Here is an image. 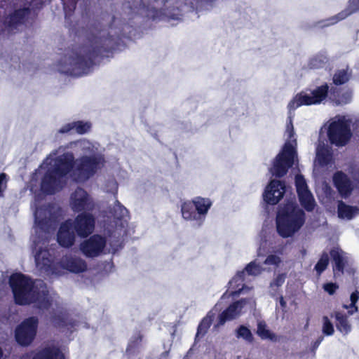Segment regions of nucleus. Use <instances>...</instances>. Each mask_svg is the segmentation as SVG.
I'll list each match as a JSON object with an SVG mask.
<instances>
[{
  "label": "nucleus",
  "mask_w": 359,
  "mask_h": 359,
  "mask_svg": "<svg viewBox=\"0 0 359 359\" xmlns=\"http://www.w3.org/2000/svg\"><path fill=\"white\" fill-rule=\"evenodd\" d=\"M323 332L327 336H331L334 334V330L332 322L330 320L327 316H323Z\"/></svg>",
  "instance_id": "obj_41"
},
{
  "label": "nucleus",
  "mask_w": 359,
  "mask_h": 359,
  "mask_svg": "<svg viewBox=\"0 0 359 359\" xmlns=\"http://www.w3.org/2000/svg\"><path fill=\"white\" fill-rule=\"evenodd\" d=\"M334 185L342 198H346L353 191V185L349 177L342 171H337L333 176Z\"/></svg>",
  "instance_id": "obj_17"
},
{
  "label": "nucleus",
  "mask_w": 359,
  "mask_h": 359,
  "mask_svg": "<svg viewBox=\"0 0 359 359\" xmlns=\"http://www.w3.org/2000/svg\"><path fill=\"white\" fill-rule=\"evenodd\" d=\"M339 287V286L336 283H327L324 284L323 289L329 294H333L335 293L337 289Z\"/></svg>",
  "instance_id": "obj_46"
},
{
  "label": "nucleus",
  "mask_w": 359,
  "mask_h": 359,
  "mask_svg": "<svg viewBox=\"0 0 359 359\" xmlns=\"http://www.w3.org/2000/svg\"><path fill=\"white\" fill-rule=\"evenodd\" d=\"M351 121L344 116H339L329 126L327 137L331 144L337 147L345 146L351 140L352 132Z\"/></svg>",
  "instance_id": "obj_7"
},
{
  "label": "nucleus",
  "mask_w": 359,
  "mask_h": 359,
  "mask_svg": "<svg viewBox=\"0 0 359 359\" xmlns=\"http://www.w3.org/2000/svg\"><path fill=\"white\" fill-rule=\"evenodd\" d=\"M75 234L72 219H68L61 223L57 233V241L61 247L71 248L75 243Z\"/></svg>",
  "instance_id": "obj_14"
},
{
  "label": "nucleus",
  "mask_w": 359,
  "mask_h": 359,
  "mask_svg": "<svg viewBox=\"0 0 359 359\" xmlns=\"http://www.w3.org/2000/svg\"><path fill=\"white\" fill-rule=\"evenodd\" d=\"M297 156L295 148L290 142H286L280 152L274 159L271 172L276 177H282L288 172L289 168L292 167L294 158Z\"/></svg>",
  "instance_id": "obj_8"
},
{
  "label": "nucleus",
  "mask_w": 359,
  "mask_h": 359,
  "mask_svg": "<svg viewBox=\"0 0 359 359\" xmlns=\"http://www.w3.org/2000/svg\"><path fill=\"white\" fill-rule=\"evenodd\" d=\"M33 358L36 359H65V355L58 347L48 346L43 348Z\"/></svg>",
  "instance_id": "obj_26"
},
{
  "label": "nucleus",
  "mask_w": 359,
  "mask_h": 359,
  "mask_svg": "<svg viewBox=\"0 0 359 359\" xmlns=\"http://www.w3.org/2000/svg\"><path fill=\"white\" fill-rule=\"evenodd\" d=\"M214 318V314L209 312L199 323L196 337L204 336L210 328Z\"/></svg>",
  "instance_id": "obj_34"
},
{
  "label": "nucleus",
  "mask_w": 359,
  "mask_h": 359,
  "mask_svg": "<svg viewBox=\"0 0 359 359\" xmlns=\"http://www.w3.org/2000/svg\"><path fill=\"white\" fill-rule=\"evenodd\" d=\"M75 159L73 154L65 153L55 158L53 165L47 170L41 181V190L46 195H53L65 185V178L72 173Z\"/></svg>",
  "instance_id": "obj_3"
},
{
  "label": "nucleus",
  "mask_w": 359,
  "mask_h": 359,
  "mask_svg": "<svg viewBox=\"0 0 359 359\" xmlns=\"http://www.w3.org/2000/svg\"><path fill=\"white\" fill-rule=\"evenodd\" d=\"M358 299H359V291L358 290H355L351 294L350 301L353 304H357Z\"/></svg>",
  "instance_id": "obj_50"
},
{
  "label": "nucleus",
  "mask_w": 359,
  "mask_h": 359,
  "mask_svg": "<svg viewBox=\"0 0 359 359\" xmlns=\"http://www.w3.org/2000/svg\"><path fill=\"white\" fill-rule=\"evenodd\" d=\"M316 104L312 95H309L304 92L302 91L297 93L292 100L290 101L287 104V108L290 111H294L298 107L305 105L310 106Z\"/></svg>",
  "instance_id": "obj_23"
},
{
  "label": "nucleus",
  "mask_w": 359,
  "mask_h": 359,
  "mask_svg": "<svg viewBox=\"0 0 359 359\" xmlns=\"http://www.w3.org/2000/svg\"><path fill=\"white\" fill-rule=\"evenodd\" d=\"M323 337H319L313 344V349H316L318 346L320 345V344L321 343V341H323Z\"/></svg>",
  "instance_id": "obj_52"
},
{
  "label": "nucleus",
  "mask_w": 359,
  "mask_h": 359,
  "mask_svg": "<svg viewBox=\"0 0 359 359\" xmlns=\"http://www.w3.org/2000/svg\"><path fill=\"white\" fill-rule=\"evenodd\" d=\"M116 46L115 37L100 22H95L89 27L86 43L79 46L69 57L70 68L67 74L75 76L87 74L97 61L111 56Z\"/></svg>",
  "instance_id": "obj_1"
},
{
  "label": "nucleus",
  "mask_w": 359,
  "mask_h": 359,
  "mask_svg": "<svg viewBox=\"0 0 359 359\" xmlns=\"http://www.w3.org/2000/svg\"><path fill=\"white\" fill-rule=\"evenodd\" d=\"M36 222L38 224L39 226H43L45 224L47 223V221L46 219H38L37 217H36Z\"/></svg>",
  "instance_id": "obj_53"
},
{
  "label": "nucleus",
  "mask_w": 359,
  "mask_h": 359,
  "mask_svg": "<svg viewBox=\"0 0 359 359\" xmlns=\"http://www.w3.org/2000/svg\"><path fill=\"white\" fill-rule=\"evenodd\" d=\"M287 130L290 129V137H291L293 133V125H292L291 120H290V123L287 124Z\"/></svg>",
  "instance_id": "obj_54"
},
{
  "label": "nucleus",
  "mask_w": 359,
  "mask_h": 359,
  "mask_svg": "<svg viewBox=\"0 0 359 359\" xmlns=\"http://www.w3.org/2000/svg\"><path fill=\"white\" fill-rule=\"evenodd\" d=\"M286 191L284 181L273 180L263 194L264 201L269 205H276L283 198Z\"/></svg>",
  "instance_id": "obj_13"
},
{
  "label": "nucleus",
  "mask_w": 359,
  "mask_h": 359,
  "mask_svg": "<svg viewBox=\"0 0 359 359\" xmlns=\"http://www.w3.org/2000/svg\"><path fill=\"white\" fill-rule=\"evenodd\" d=\"M107 245V239L100 234H94L80 243L79 248L83 255L88 258L100 255Z\"/></svg>",
  "instance_id": "obj_10"
},
{
  "label": "nucleus",
  "mask_w": 359,
  "mask_h": 359,
  "mask_svg": "<svg viewBox=\"0 0 359 359\" xmlns=\"http://www.w3.org/2000/svg\"><path fill=\"white\" fill-rule=\"evenodd\" d=\"M331 316L335 318L336 327L343 335H347L351 332L352 326L347 314L341 311H334Z\"/></svg>",
  "instance_id": "obj_24"
},
{
  "label": "nucleus",
  "mask_w": 359,
  "mask_h": 359,
  "mask_svg": "<svg viewBox=\"0 0 359 359\" xmlns=\"http://www.w3.org/2000/svg\"><path fill=\"white\" fill-rule=\"evenodd\" d=\"M329 254L323 251L320 255V259L314 266V270L316 272L318 276H320L321 274L326 270L329 265Z\"/></svg>",
  "instance_id": "obj_35"
},
{
  "label": "nucleus",
  "mask_w": 359,
  "mask_h": 359,
  "mask_svg": "<svg viewBox=\"0 0 359 359\" xmlns=\"http://www.w3.org/2000/svg\"><path fill=\"white\" fill-rule=\"evenodd\" d=\"M9 285L14 302L18 305L36 304V307L41 310H48L52 306L46 285L39 287L33 279L22 273L12 274L9 278Z\"/></svg>",
  "instance_id": "obj_2"
},
{
  "label": "nucleus",
  "mask_w": 359,
  "mask_h": 359,
  "mask_svg": "<svg viewBox=\"0 0 359 359\" xmlns=\"http://www.w3.org/2000/svg\"><path fill=\"white\" fill-rule=\"evenodd\" d=\"M316 159L320 166H327L332 162V153L327 147H321L317 149Z\"/></svg>",
  "instance_id": "obj_31"
},
{
  "label": "nucleus",
  "mask_w": 359,
  "mask_h": 359,
  "mask_svg": "<svg viewBox=\"0 0 359 359\" xmlns=\"http://www.w3.org/2000/svg\"><path fill=\"white\" fill-rule=\"evenodd\" d=\"M104 160L102 156H82L75 160L72 179L76 182H85L92 177L103 165Z\"/></svg>",
  "instance_id": "obj_6"
},
{
  "label": "nucleus",
  "mask_w": 359,
  "mask_h": 359,
  "mask_svg": "<svg viewBox=\"0 0 359 359\" xmlns=\"http://www.w3.org/2000/svg\"><path fill=\"white\" fill-rule=\"evenodd\" d=\"M256 333L263 340H276V334L267 328L266 323L264 321L258 322Z\"/></svg>",
  "instance_id": "obj_33"
},
{
  "label": "nucleus",
  "mask_w": 359,
  "mask_h": 359,
  "mask_svg": "<svg viewBox=\"0 0 359 359\" xmlns=\"http://www.w3.org/2000/svg\"><path fill=\"white\" fill-rule=\"evenodd\" d=\"M63 5L65 18V25L75 34H79L76 25L77 22H74L72 20L74 11L76 7V4L79 0H61Z\"/></svg>",
  "instance_id": "obj_20"
},
{
  "label": "nucleus",
  "mask_w": 359,
  "mask_h": 359,
  "mask_svg": "<svg viewBox=\"0 0 359 359\" xmlns=\"http://www.w3.org/2000/svg\"><path fill=\"white\" fill-rule=\"evenodd\" d=\"M32 359H36V358H33Z\"/></svg>",
  "instance_id": "obj_60"
},
{
  "label": "nucleus",
  "mask_w": 359,
  "mask_h": 359,
  "mask_svg": "<svg viewBox=\"0 0 359 359\" xmlns=\"http://www.w3.org/2000/svg\"><path fill=\"white\" fill-rule=\"evenodd\" d=\"M337 214L341 219L351 220L359 215V208L347 205L342 201H339L337 205Z\"/></svg>",
  "instance_id": "obj_25"
},
{
  "label": "nucleus",
  "mask_w": 359,
  "mask_h": 359,
  "mask_svg": "<svg viewBox=\"0 0 359 359\" xmlns=\"http://www.w3.org/2000/svg\"><path fill=\"white\" fill-rule=\"evenodd\" d=\"M301 205L308 212L313 210L316 203L311 192L308 190L297 194Z\"/></svg>",
  "instance_id": "obj_29"
},
{
  "label": "nucleus",
  "mask_w": 359,
  "mask_h": 359,
  "mask_svg": "<svg viewBox=\"0 0 359 359\" xmlns=\"http://www.w3.org/2000/svg\"><path fill=\"white\" fill-rule=\"evenodd\" d=\"M72 224H73L74 229L79 237L88 238L95 229V217L91 212H83L78 214L74 219L72 220Z\"/></svg>",
  "instance_id": "obj_11"
},
{
  "label": "nucleus",
  "mask_w": 359,
  "mask_h": 359,
  "mask_svg": "<svg viewBox=\"0 0 359 359\" xmlns=\"http://www.w3.org/2000/svg\"><path fill=\"white\" fill-rule=\"evenodd\" d=\"M22 8L11 11L2 18V25L8 32H15L18 27L27 22L32 11L40 10L43 6V0H25Z\"/></svg>",
  "instance_id": "obj_5"
},
{
  "label": "nucleus",
  "mask_w": 359,
  "mask_h": 359,
  "mask_svg": "<svg viewBox=\"0 0 359 359\" xmlns=\"http://www.w3.org/2000/svg\"><path fill=\"white\" fill-rule=\"evenodd\" d=\"M236 337L237 338H242L249 343H252L254 341V337L250 330L243 325H240L236 329Z\"/></svg>",
  "instance_id": "obj_38"
},
{
  "label": "nucleus",
  "mask_w": 359,
  "mask_h": 359,
  "mask_svg": "<svg viewBox=\"0 0 359 359\" xmlns=\"http://www.w3.org/2000/svg\"><path fill=\"white\" fill-rule=\"evenodd\" d=\"M280 304L282 308L286 307V302L284 300V298H283V296H280Z\"/></svg>",
  "instance_id": "obj_55"
},
{
  "label": "nucleus",
  "mask_w": 359,
  "mask_h": 359,
  "mask_svg": "<svg viewBox=\"0 0 359 359\" xmlns=\"http://www.w3.org/2000/svg\"><path fill=\"white\" fill-rule=\"evenodd\" d=\"M162 14V12L161 10L156 9V8H152L151 10L148 11V13L147 14V16L153 20H155L156 19H159L161 18V15Z\"/></svg>",
  "instance_id": "obj_47"
},
{
  "label": "nucleus",
  "mask_w": 359,
  "mask_h": 359,
  "mask_svg": "<svg viewBox=\"0 0 359 359\" xmlns=\"http://www.w3.org/2000/svg\"><path fill=\"white\" fill-rule=\"evenodd\" d=\"M343 308L348 309V315L351 316L355 313H357L358 311V306H357V304L350 303L349 305L344 304Z\"/></svg>",
  "instance_id": "obj_49"
},
{
  "label": "nucleus",
  "mask_w": 359,
  "mask_h": 359,
  "mask_svg": "<svg viewBox=\"0 0 359 359\" xmlns=\"http://www.w3.org/2000/svg\"><path fill=\"white\" fill-rule=\"evenodd\" d=\"M35 261L36 265L45 271L57 273L56 265L53 263L48 250L40 248L35 255Z\"/></svg>",
  "instance_id": "obj_19"
},
{
  "label": "nucleus",
  "mask_w": 359,
  "mask_h": 359,
  "mask_svg": "<svg viewBox=\"0 0 359 359\" xmlns=\"http://www.w3.org/2000/svg\"><path fill=\"white\" fill-rule=\"evenodd\" d=\"M329 88L328 84L327 83H324L311 91V94L316 104H320L328 97Z\"/></svg>",
  "instance_id": "obj_30"
},
{
  "label": "nucleus",
  "mask_w": 359,
  "mask_h": 359,
  "mask_svg": "<svg viewBox=\"0 0 359 359\" xmlns=\"http://www.w3.org/2000/svg\"><path fill=\"white\" fill-rule=\"evenodd\" d=\"M192 201L200 217L204 218L212 206V201L210 199L208 198L196 196L193 198Z\"/></svg>",
  "instance_id": "obj_28"
},
{
  "label": "nucleus",
  "mask_w": 359,
  "mask_h": 359,
  "mask_svg": "<svg viewBox=\"0 0 359 359\" xmlns=\"http://www.w3.org/2000/svg\"><path fill=\"white\" fill-rule=\"evenodd\" d=\"M246 304L245 299H241L231 304L219 316L215 327H218L225 324L226 321L236 319L241 315L243 306Z\"/></svg>",
  "instance_id": "obj_15"
},
{
  "label": "nucleus",
  "mask_w": 359,
  "mask_h": 359,
  "mask_svg": "<svg viewBox=\"0 0 359 359\" xmlns=\"http://www.w3.org/2000/svg\"><path fill=\"white\" fill-rule=\"evenodd\" d=\"M306 215L296 204L288 203L278 210L276 229L283 238H288L297 232L305 223Z\"/></svg>",
  "instance_id": "obj_4"
},
{
  "label": "nucleus",
  "mask_w": 359,
  "mask_h": 359,
  "mask_svg": "<svg viewBox=\"0 0 359 359\" xmlns=\"http://www.w3.org/2000/svg\"><path fill=\"white\" fill-rule=\"evenodd\" d=\"M245 271L248 275L257 276L262 271V267L255 263V262H251L245 268Z\"/></svg>",
  "instance_id": "obj_42"
},
{
  "label": "nucleus",
  "mask_w": 359,
  "mask_h": 359,
  "mask_svg": "<svg viewBox=\"0 0 359 359\" xmlns=\"http://www.w3.org/2000/svg\"><path fill=\"white\" fill-rule=\"evenodd\" d=\"M71 208L74 212H90L95 208V204L89 194L83 188L78 187L70 196Z\"/></svg>",
  "instance_id": "obj_12"
},
{
  "label": "nucleus",
  "mask_w": 359,
  "mask_h": 359,
  "mask_svg": "<svg viewBox=\"0 0 359 359\" xmlns=\"http://www.w3.org/2000/svg\"><path fill=\"white\" fill-rule=\"evenodd\" d=\"M281 262L280 258L276 255H269L264 262L266 265L278 266Z\"/></svg>",
  "instance_id": "obj_44"
},
{
  "label": "nucleus",
  "mask_w": 359,
  "mask_h": 359,
  "mask_svg": "<svg viewBox=\"0 0 359 359\" xmlns=\"http://www.w3.org/2000/svg\"><path fill=\"white\" fill-rule=\"evenodd\" d=\"M237 276L241 278V279H243V276H244V271H241V272H238L237 273Z\"/></svg>",
  "instance_id": "obj_56"
},
{
  "label": "nucleus",
  "mask_w": 359,
  "mask_h": 359,
  "mask_svg": "<svg viewBox=\"0 0 359 359\" xmlns=\"http://www.w3.org/2000/svg\"><path fill=\"white\" fill-rule=\"evenodd\" d=\"M285 279V274H283V273L278 274L274 278L273 282L271 283V287L272 286L280 287V286H281L284 283Z\"/></svg>",
  "instance_id": "obj_48"
},
{
  "label": "nucleus",
  "mask_w": 359,
  "mask_h": 359,
  "mask_svg": "<svg viewBox=\"0 0 359 359\" xmlns=\"http://www.w3.org/2000/svg\"><path fill=\"white\" fill-rule=\"evenodd\" d=\"M90 128L91 123L90 122L77 121L62 126L59 130V133L65 134L70 132L72 130H75L77 134L83 135L89 132Z\"/></svg>",
  "instance_id": "obj_22"
},
{
  "label": "nucleus",
  "mask_w": 359,
  "mask_h": 359,
  "mask_svg": "<svg viewBox=\"0 0 359 359\" xmlns=\"http://www.w3.org/2000/svg\"><path fill=\"white\" fill-rule=\"evenodd\" d=\"M295 186L297 194L309 190L306 182L302 175H297L295 176Z\"/></svg>",
  "instance_id": "obj_39"
},
{
  "label": "nucleus",
  "mask_w": 359,
  "mask_h": 359,
  "mask_svg": "<svg viewBox=\"0 0 359 359\" xmlns=\"http://www.w3.org/2000/svg\"><path fill=\"white\" fill-rule=\"evenodd\" d=\"M327 62V59L325 56L316 55L309 60L308 67L312 69H320L324 67Z\"/></svg>",
  "instance_id": "obj_37"
},
{
  "label": "nucleus",
  "mask_w": 359,
  "mask_h": 359,
  "mask_svg": "<svg viewBox=\"0 0 359 359\" xmlns=\"http://www.w3.org/2000/svg\"><path fill=\"white\" fill-rule=\"evenodd\" d=\"M113 215L117 220H126L129 217V212L118 200L116 201L113 208Z\"/></svg>",
  "instance_id": "obj_36"
},
{
  "label": "nucleus",
  "mask_w": 359,
  "mask_h": 359,
  "mask_svg": "<svg viewBox=\"0 0 359 359\" xmlns=\"http://www.w3.org/2000/svg\"><path fill=\"white\" fill-rule=\"evenodd\" d=\"M8 181V175L5 172H1L0 174V197L4 196V192L7 188Z\"/></svg>",
  "instance_id": "obj_43"
},
{
  "label": "nucleus",
  "mask_w": 359,
  "mask_h": 359,
  "mask_svg": "<svg viewBox=\"0 0 359 359\" xmlns=\"http://www.w3.org/2000/svg\"><path fill=\"white\" fill-rule=\"evenodd\" d=\"M39 319L31 316L22 320L15 330V339L21 346H29L36 335Z\"/></svg>",
  "instance_id": "obj_9"
},
{
  "label": "nucleus",
  "mask_w": 359,
  "mask_h": 359,
  "mask_svg": "<svg viewBox=\"0 0 359 359\" xmlns=\"http://www.w3.org/2000/svg\"><path fill=\"white\" fill-rule=\"evenodd\" d=\"M347 10L349 14L359 11V0H349Z\"/></svg>",
  "instance_id": "obj_45"
},
{
  "label": "nucleus",
  "mask_w": 359,
  "mask_h": 359,
  "mask_svg": "<svg viewBox=\"0 0 359 359\" xmlns=\"http://www.w3.org/2000/svg\"><path fill=\"white\" fill-rule=\"evenodd\" d=\"M60 267L74 273H80L87 270V264L83 259L72 256L65 255L59 262Z\"/></svg>",
  "instance_id": "obj_16"
},
{
  "label": "nucleus",
  "mask_w": 359,
  "mask_h": 359,
  "mask_svg": "<svg viewBox=\"0 0 359 359\" xmlns=\"http://www.w3.org/2000/svg\"><path fill=\"white\" fill-rule=\"evenodd\" d=\"M142 339L143 336L140 332H138L137 334L134 335L131 341L128 344L126 351L128 353L132 352L140 345L142 341Z\"/></svg>",
  "instance_id": "obj_40"
},
{
  "label": "nucleus",
  "mask_w": 359,
  "mask_h": 359,
  "mask_svg": "<svg viewBox=\"0 0 359 359\" xmlns=\"http://www.w3.org/2000/svg\"><path fill=\"white\" fill-rule=\"evenodd\" d=\"M181 212L182 217L186 220H198L201 219L192 200L184 202L182 204Z\"/></svg>",
  "instance_id": "obj_27"
},
{
  "label": "nucleus",
  "mask_w": 359,
  "mask_h": 359,
  "mask_svg": "<svg viewBox=\"0 0 359 359\" xmlns=\"http://www.w3.org/2000/svg\"><path fill=\"white\" fill-rule=\"evenodd\" d=\"M351 77V72L346 69H339L336 71L332 77V82L335 86L344 85L348 82Z\"/></svg>",
  "instance_id": "obj_32"
},
{
  "label": "nucleus",
  "mask_w": 359,
  "mask_h": 359,
  "mask_svg": "<svg viewBox=\"0 0 359 359\" xmlns=\"http://www.w3.org/2000/svg\"><path fill=\"white\" fill-rule=\"evenodd\" d=\"M236 294H239L240 293V290L238 291V292H236Z\"/></svg>",
  "instance_id": "obj_59"
},
{
  "label": "nucleus",
  "mask_w": 359,
  "mask_h": 359,
  "mask_svg": "<svg viewBox=\"0 0 359 359\" xmlns=\"http://www.w3.org/2000/svg\"><path fill=\"white\" fill-rule=\"evenodd\" d=\"M114 18H114V16H112V17H111V21H112V22H114Z\"/></svg>",
  "instance_id": "obj_58"
},
{
  "label": "nucleus",
  "mask_w": 359,
  "mask_h": 359,
  "mask_svg": "<svg viewBox=\"0 0 359 359\" xmlns=\"http://www.w3.org/2000/svg\"><path fill=\"white\" fill-rule=\"evenodd\" d=\"M140 6H144V1L143 0H140Z\"/></svg>",
  "instance_id": "obj_57"
},
{
  "label": "nucleus",
  "mask_w": 359,
  "mask_h": 359,
  "mask_svg": "<svg viewBox=\"0 0 359 359\" xmlns=\"http://www.w3.org/2000/svg\"><path fill=\"white\" fill-rule=\"evenodd\" d=\"M330 255L333 262V271L334 273L344 274V269L348 264L344 252L338 248H333L330 250Z\"/></svg>",
  "instance_id": "obj_21"
},
{
  "label": "nucleus",
  "mask_w": 359,
  "mask_h": 359,
  "mask_svg": "<svg viewBox=\"0 0 359 359\" xmlns=\"http://www.w3.org/2000/svg\"><path fill=\"white\" fill-rule=\"evenodd\" d=\"M54 320H55V321H56V320L58 321L59 326H62L63 327V326L65 325V321L63 319V318H62L61 316H55L54 317Z\"/></svg>",
  "instance_id": "obj_51"
},
{
  "label": "nucleus",
  "mask_w": 359,
  "mask_h": 359,
  "mask_svg": "<svg viewBox=\"0 0 359 359\" xmlns=\"http://www.w3.org/2000/svg\"><path fill=\"white\" fill-rule=\"evenodd\" d=\"M328 97L334 105H344L351 101L352 92L348 89L344 90L340 87L332 86L329 88Z\"/></svg>",
  "instance_id": "obj_18"
}]
</instances>
